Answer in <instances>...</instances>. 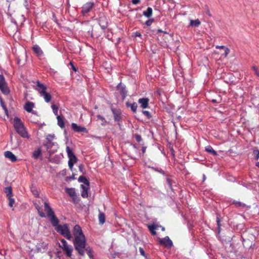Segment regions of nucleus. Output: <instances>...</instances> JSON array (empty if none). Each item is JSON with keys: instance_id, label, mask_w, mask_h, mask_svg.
<instances>
[{"instance_id": "1", "label": "nucleus", "mask_w": 259, "mask_h": 259, "mask_svg": "<svg viewBox=\"0 0 259 259\" xmlns=\"http://www.w3.org/2000/svg\"><path fill=\"white\" fill-rule=\"evenodd\" d=\"M45 210L47 212V217L51 222L52 226L55 227L56 231L61 235L70 240L72 238V235L69 229V225L65 224L63 225H59V220L55 215V213L49 204L45 202Z\"/></svg>"}, {"instance_id": "2", "label": "nucleus", "mask_w": 259, "mask_h": 259, "mask_svg": "<svg viewBox=\"0 0 259 259\" xmlns=\"http://www.w3.org/2000/svg\"><path fill=\"white\" fill-rule=\"evenodd\" d=\"M73 234L74 236V239L73 241L74 248L79 255L83 256L87 241L82 229L79 225H75L73 230Z\"/></svg>"}, {"instance_id": "3", "label": "nucleus", "mask_w": 259, "mask_h": 259, "mask_svg": "<svg viewBox=\"0 0 259 259\" xmlns=\"http://www.w3.org/2000/svg\"><path fill=\"white\" fill-rule=\"evenodd\" d=\"M14 127L17 133L22 138H28V133L20 118L15 117L14 118Z\"/></svg>"}, {"instance_id": "4", "label": "nucleus", "mask_w": 259, "mask_h": 259, "mask_svg": "<svg viewBox=\"0 0 259 259\" xmlns=\"http://www.w3.org/2000/svg\"><path fill=\"white\" fill-rule=\"evenodd\" d=\"M60 241L61 244H59V247L62 249L68 257H70L73 251L72 246L69 245L64 239H61Z\"/></svg>"}, {"instance_id": "5", "label": "nucleus", "mask_w": 259, "mask_h": 259, "mask_svg": "<svg viewBox=\"0 0 259 259\" xmlns=\"http://www.w3.org/2000/svg\"><path fill=\"white\" fill-rule=\"evenodd\" d=\"M66 152L69 158L68 166L69 168L72 169L73 165L77 162V158L73 153L72 150L68 146L66 147Z\"/></svg>"}, {"instance_id": "6", "label": "nucleus", "mask_w": 259, "mask_h": 259, "mask_svg": "<svg viewBox=\"0 0 259 259\" xmlns=\"http://www.w3.org/2000/svg\"><path fill=\"white\" fill-rule=\"evenodd\" d=\"M0 90L5 95H8L10 93L5 77L2 74H0Z\"/></svg>"}, {"instance_id": "7", "label": "nucleus", "mask_w": 259, "mask_h": 259, "mask_svg": "<svg viewBox=\"0 0 259 259\" xmlns=\"http://www.w3.org/2000/svg\"><path fill=\"white\" fill-rule=\"evenodd\" d=\"M94 6V3L92 2H89L83 5L82 7L81 13L83 15H85L88 14L93 8Z\"/></svg>"}, {"instance_id": "8", "label": "nucleus", "mask_w": 259, "mask_h": 259, "mask_svg": "<svg viewBox=\"0 0 259 259\" xmlns=\"http://www.w3.org/2000/svg\"><path fill=\"white\" fill-rule=\"evenodd\" d=\"M159 242L160 245H162L167 248H170L172 246V242L168 236H166L163 239H159Z\"/></svg>"}, {"instance_id": "9", "label": "nucleus", "mask_w": 259, "mask_h": 259, "mask_svg": "<svg viewBox=\"0 0 259 259\" xmlns=\"http://www.w3.org/2000/svg\"><path fill=\"white\" fill-rule=\"evenodd\" d=\"M35 90L39 93L40 95H41L46 92L47 87L37 80L36 82Z\"/></svg>"}, {"instance_id": "10", "label": "nucleus", "mask_w": 259, "mask_h": 259, "mask_svg": "<svg viewBox=\"0 0 259 259\" xmlns=\"http://www.w3.org/2000/svg\"><path fill=\"white\" fill-rule=\"evenodd\" d=\"M48 243L44 241H40L36 245V251L37 252H42L48 248Z\"/></svg>"}, {"instance_id": "11", "label": "nucleus", "mask_w": 259, "mask_h": 259, "mask_svg": "<svg viewBox=\"0 0 259 259\" xmlns=\"http://www.w3.org/2000/svg\"><path fill=\"white\" fill-rule=\"evenodd\" d=\"M71 128L75 132H88V131L85 127L78 125L75 123H72L71 124Z\"/></svg>"}, {"instance_id": "12", "label": "nucleus", "mask_w": 259, "mask_h": 259, "mask_svg": "<svg viewBox=\"0 0 259 259\" xmlns=\"http://www.w3.org/2000/svg\"><path fill=\"white\" fill-rule=\"evenodd\" d=\"M113 114L114 119L116 121H119L121 119V112L119 109L111 108Z\"/></svg>"}, {"instance_id": "13", "label": "nucleus", "mask_w": 259, "mask_h": 259, "mask_svg": "<svg viewBox=\"0 0 259 259\" xmlns=\"http://www.w3.org/2000/svg\"><path fill=\"white\" fill-rule=\"evenodd\" d=\"M29 120L30 122L35 124L38 123L40 121L39 117L35 112H32L29 117Z\"/></svg>"}, {"instance_id": "14", "label": "nucleus", "mask_w": 259, "mask_h": 259, "mask_svg": "<svg viewBox=\"0 0 259 259\" xmlns=\"http://www.w3.org/2000/svg\"><path fill=\"white\" fill-rule=\"evenodd\" d=\"M149 99L147 98H140L138 100V103L140 104V107L143 109L148 107Z\"/></svg>"}, {"instance_id": "15", "label": "nucleus", "mask_w": 259, "mask_h": 259, "mask_svg": "<svg viewBox=\"0 0 259 259\" xmlns=\"http://www.w3.org/2000/svg\"><path fill=\"white\" fill-rule=\"evenodd\" d=\"M99 24L102 29L107 28L108 24V21L107 17H99Z\"/></svg>"}, {"instance_id": "16", "label": "nucleus", "mask_w": 259, "mask_h": 259, "mask_svg": "<svg viewBox=\"0 0 259 259\" xmlns=\"http://www.w3.org/2000/svg\"><path fill=\"white\" fill-rule=\"evenodd\" d=\"M4 155L13 162H15L17 160V157L10 151H6L4 153Z\"/></svg>"}, {"instance_id": "17", "label": "nucleus", "mask_w": 259, "mask_h": 259, "mask_svg": "<svg viewBox=\"0 0 259 259\" xmlns=\"http://www.w3.org/2000/svg\"><path fill=\"white\" fill-rule=\"evenodd\" d=\"M34 107V104L33 102L28 101L26 103L24 106V109L29 113L34 112L32 110L33 108Z\"/></svg>"}, {"instance_id": "18", "label": "nucleus", "mask_w": 259, "mask_h": 259, "mask_svg": "<svg viewBox=\"0 0 259 259\" xmlns=\"http://www.w3.org/2000/svg\"><path fill=\"white\" fill-rule=\"evenodd\" d=\"M18 20H15L13 18L11 19V21L16 25H21L25 20V17H18Z\"/></svg>"}, {"instance_id": "19", "label": "nucleus", "mask_w": 259, "mask_h": 259, "mask_svg": "<svg viewBox=\"0 0 259 259\" xmlns=\"http://www.w3.org/2000/svg\"><path fill=\"white\" fill-rule=\"evenodd\" d=\"M33 51L37 56H40L42 55L43 52L41 48L37 45H35L32 47Z\"/></svg>"}, {"instance_id": "20", "label": "nucleus", "mask_w": 259, "mask_h": 259, "mask_svg": "<svg viewBox=\"0 0 259 259\" xmlns=\"http://www.w3.org/2000/svg\"><path fill=\"white\" fill-rule=\"evenodd\" d=\"M148 228L150 231V233L152 235H155L156 234V230H157L158 228V225H149L148 226Z\"/></svg>"}, {"instance_id": "21", "label": "nucleus", "mask_w": 259, "mask_h": 259, "mask_svg": "<svg viewBox=\"0 0 259 259\" xmlns=\"http://www.w3.org/2000/svg\"><path fill=\"white\" fill-rule=\"evenodd\" d=\"M126 107H130L132 111L135 113L137 111L138 105L137 104L136 102H134L132 104H131L130 102H127L125 103Z\"/></svg>"}, {"instance_id": "22", "label": "nucleus", "mask_w": 259, "mask_h": 259, "mask_svg": "<svg viewBox=\"0 0 259 259\" xmlns=\"http://www.w3.org/2000/svg\"><path fill=\"white\" fill-rule=\"evenodd\" d=\"M88 187L89 186L86 187V186H84L83 185H81V187L82 189V191L81 193V196L83 198H87L88 197V190L89 189Z\"/></svg>"}, {"instance_id": "23", "label": "nucleus", "mask_w": 259, "mask_h": 259, "mask_svg": "<svg viewBox=\"0 0 259 259\" xmlns=\"http://www.w3.org/2000/svg\"><path fill=\"white\" fill-rule=\"evenodd\" d=\"M201 24L200 20L197 19L195 20H191L189 27L191 26L193 27H198Z\"/></svg>"}, {"instance_id": "24", "label": "nucleus", "mask_w": 259, "mask_h": 259, "mask_svg": "<svg viewBox=\"0 0 259 259\" xmlns=\"http://www.w3.org/2000/svg\"><path fill=\"white\" fill-rule=\"evenodd\" d=\"M58 125L62 128L65 127V123L63 117L58 115L57 117Z\"/></svg>"}, {"instance_id": "25", "label": "nucleus", "mask_w": 259, "mask_h": 259, "mask_svg": "<svg viewBox=\"0 0 259 259\" xmlns=\"http://www.w3.org/2000/svg\"><path fill=\"white\" fill-rule=\"evenodd\" d=\"M40 96L44 97L45 101L47 103H49L52 100V96L50 93H47V92L40 95Z\"/></svg>"}, {"instance_id": "26", "label": "nucleus", "mask_w": 259, "mask_h": 259, "mask_svg": "<svg viewBox=\"0 0 259 259\" xmlns=\"http://www.w3.org/2000/svg\"><path fill=\"white\" fill-rule=\"evenodd\" d=\"M78 182H79L80 183H82L84 184L87 186H89L90 182H89V180L84 176H80L78 178Z\"/></svg>"}, {"instance_id": "27", "label": "nucleus", "mask_w": 259, "mask_h": 259, "mask_svg": "<svg viewBox=\"0 0 259 259\" xmlns=\"http://www.w3.org/2000/svg\"><path fill=\"white\" fill-rule=\"evenodd\" d=\"M86 251L88 255L91 259L94 258V255L93 254V250L91 247L90 246H87L85 247L84 251Z\"/></svg>"}, {"instance_id": "28", "label": "nucleus", "mask_w": 259, "mask_h": 259, "mask_svg": "<svg viewBox=\"0 0 259 259\" xmlns=\"http://www.w3.org/2000/svg\"><path fill=\"white\" fill-rule=\"evenodd\" d=\"M205 151L211 154H212L213 155H217V151H215L213 148L212 147L210 146V145H208L207 146H206L205 147Z\"/></svg>"}, {"instance_id": "29", "label": "nucleus", "mask_w": 259, "mask_h": 259, "mask_svg": "<svg viewBox=\"0 0 259 259\" xmlns=\"http://www.w3.org/2000/svg\"><path fill=\"white\" fill-rule=\"evenodd\" d=\"M66 192L69 195L70 197L74 196L75 194H76L74 188H67L66 189Z\"/></svg>"}, {"instance_id": "30", "label": "nucleus", "mask_w": 259, "mask_h": 259, "mask_svg": "<svg viewBox=\"0 0 259 259\" xmlns=\"http://www.w3.org/2000/svg\"><path fill=\"white\" fill-rule=\"evenodd\" d=\"M152 14V9L148 7L146 11H143V15L145 16H151Z\"/></svg>"}, {"instance_id": "31", "label": "nucleus", "mask_w": 259, "mask_h": 259, "mask_svg": "<svg viewBox=\"0 0 259 259\" xmlns=\"http://www.w3.org/2000/svg\"><path fill=\"white\" fill-rule=\"evenodd\" d=\"M41 155V150L38 149L37 150L34 151L32 153V157L36 159Z\"/></svg>"}, {"instance_id": "32", "label": "nucleus", "mask_w": 259, "mask_h": 259, "mask_svg": "<svg viewBox=\"0 0 259 259\" xmlns=\"http://www.w3.org/2000/svg\"><path fill=\"white\" fill-rule=\"evenodd\" d=\"M99 221L100 224H103L105 221V215L102 213L100 212L99 214Z\"/></svg>"}, {"instance_id": "33", "label": "nucleus", "mask_w": 259, "mask_h": 259, "mask_svg": "<svg viewBox=\"0 0 259 259\" xmlns=\"http://www.w3.org/2000/svg\"><path fill=\"white\" fill-rule=\"evenodd\" d=\"M5 192L7 194V196H8V197H12V188L11 187L5 188Z\"/></svg>"}, {"instance_id": "34", "label": "nucleus", "mask_w": 259, "mask_h": 259, "mask_svg": "<svg viewBox=\"0 0 259 259\" xmlns=\"http://www.w3.org/2000/svg\"><path fill=\"white\" fill-rule=\"evenodd\" d=\"M35 208H36V209L38 211V213L39 215V216L41 218H44V217H46V215L45 214L44 212H43L41 210V208L40 206H39L38 205H35Z\"/></svg>"}, {"instance_id": "35", "label": "nucleus", "mask_w": 259, "mask_h": 259, "mask_svg": "<svg viewBox=\"0 0 259 259\" xmlns=\"http://www.w3.org/2000/svg\"><path fill=\"white\" fill-rule=\"evenodd\" d=\"M0 102L2 108L5 111V114L8 116V110L1 98H0Z\"/></svg>"}, {"instance_id": "36", "label": "nucleus", "mask_w": 259, "mask_h": 259, "mask_svg": "<svg viewBox=\"0 0 259 259\" xmlns=\"http://www.w3.org/2000/svg\"><path fill=\"white\" fill-rule=\"evenodd\" d=\"M0 102L2 108L5 111V114L8 116V110L1 98H0Z\"/></svg>"}, {"instance_id": "37", "label": "nucleus", "mask_w": 259, "mask_h": 259, "mask_svg": "<svg viewBox=\"0 0 259 259\" xmlns=\"http://www.w3.org/2000/svg\"><path fill=\"white\" fill-rule=\"evenodd\" d=\"M120 93L122 96V100H124L127 94V91H126L125 89L124 88H122L120 90Z\"/></svg>"}, {"instance_id": "38", "label": "nucleus", "mask_w": 259, "mask_h": 259, "mask_svg": "<svg viewBox=\"0 0 259 259\" xmlns=\"http://www.w3.org/2000/svg\"><path fill=\"white\" fill-rule=\"evenodd\" d=\"M52 109L53 110V113L55 115L58 116V107L57 105L55 104H53L51 106Z\"/></svg>"}, {"instance_id": "39", "label": "nucleus", "mask_w": 259, "mask_h": 259, "mask_svg": "<svg viewBox=\"0 0 259 259\" xmlns=\"http://www.w3.org/2000/svg\"><path fill=\"white\" fill-rule=\"evenodd\" d=\"M74 203H78L80 201V198L78 197L76 194H75L74 196L71 197Z\"/></svg>"}, {"instance_id": "40", "label": "nucleus", "mask_w": 259, "mask_h": 259, "mask_svg": "<svg viewBox=\"0 0 259 259\" xmlns=\"http://www.w3.org/2000/svg\"><path fill=\"white\" fill-rule=\"evenodd\" d=\"M142 113L143 114L146 116L148 119L150 118L152 116H151V113H150V112H149L148 111H146V110H143L142 111Z\"/></svg>"}, {"instance_id": "41", "label": "nucleus", "mask_w": 259, "mask_h": 259, "mask_svg": "<svg viewBox=\"0 0 259 259\" xmlns=\"http://www.w3.org/2000/svg\"><path fill=\"white\" fill-rule=\"evenodd\" d=\"M54 145V143L52 142V141H51L50 142H49L48 141L47 143L45 144V146L46 147V148H47V150H49V149H50L52 146Z\"/></svg>"}, {"instance_id": "42", "label": "nucleus", "mask_w": 259, "mask_h": 259, "mask_svg": "<svg viewBox=\"0 0 259 259\" xmlns=\"http://www.w3.org/2000/svg\"><path fill=\"white\" fill-rule=\"evenodd\" d=\"M252 69L254 71V74L257 76L259 77V70L255 66H253L252 67Z\"/></svg>"}, {"instance_id": "43", "label": "nucleus", "mask_w": 259, "mask_h": 259, "mask_svg": "<svg viewBox=\"0 0 259 259\" xmlns=\"http://www.w3.org/2000/svg\"><path fill=\"white\" fill-rule=\"evenodd\" d=\"M135 139L138 142H140L141 141H142V138L141 137V136L139 135V134H136L135 135Z\"/></svg>"}, {"instance_id": "44", "label": "nucleus", "mask_w": 259, "mask_h": 259, "mask_svg": "<svg viewBox=\"0 0 259 259\" xmlns=\"http://www.w3.org/2000/svg\"><path fill=\"white\" fill-rule=\"evenodd\" d=\"M12 197H8L9 202V205L10 207H12L13 206V204L15 202L14 199L11 198Z\"/></svg>"}, {"instance_id": "45", "label": "nucleus", "mask_w": 259, "mask_h": 259, "mask_svg": "<svg viewBox=\"0 0 259 259\" xmlns=\"http://www.w3.org/2000/svg\"><path fill=\"white\" fill-rule=\"evenodd\" d=\"M153 22H154L153 19H150L146 21L145 24L147 26H150Z\"/></svg>"}, {"instance_id": "46", "label": "nucleus", "mask_w": 259, "mask_h": 259, "mask_svg": "<svg viewBox=\"0 0 259 259\" xmlns=\"http://www.w3.org/2000/svg\"><path fill=\"white\" fill-rule=\"evenodd\" d=\"M139 251L140 252V254L144 256L145 258H147V256L145 254V251L144 250L143 248H142V247H140L139 248Z\"/></svg>"}, {"instance_id": "47", "label": "nucleus", "mask_w": 259, "mask_h": 259, "mask_svg": "<svg viewBox=\"0 0 259 259\" xmlns=\"http://www.w3.org/2000/svg\"><path fill=\"white\" fill-rule=\"evenodd\" d=\"M54 138V136L52 135H49L47 136L46 139L49 142H50Z\"/></svg>"}, {"instance_id": "48", "label": "nucleus", "mask_w": 259, "mask_h": 259, "mask_svg": "<svg viewBox=\"0 0 259 259\" xmlns=\"http://www.w3.org/2000/svg\"><path fill=\"white\" fill-rule=\"evenodd\" d=\"M70 65H71V68L72 69L75 71V72H76L77 71V69L74 66V64H73V63L72 62H70Z\"/></svg>"}, {"instance_id": "49", "label": "nucleus", "mask_w": 259, "mask_h": 259, "mask_svg": "<svg viewBox=\"0 0 259 259\" xmlns=\"http://www.w3.org/2000/svg\"><path fill=\"white\" fill-rule=\"evenodd\" d=\"M224 50H225V53H224V55L225 57H227L230 52V50L227 48H226V49H225Z\"/></svg>"}, {"instance_id": "50", "label": "nucleus", "mask_w": 259, "mask_h": 259, "mask_svg": "<svg viewBox=\"0 0 259 259\" xmlns=\"http://www.w3.org/2000/svg\"><path fill=\"white\" fill-rule=\"evenodd\" d=\"M132 2L133 4L136 5L139 4L141 3V1L140 0H132Z\"/></svg>"}, {"instance_id": "51", "label": "nucleus", "mask_w": 259, "mask_h": 259, "mask_svg": "<svg viewBox=\"0 0 259 259\" xmlns=\"http://www.w3.org/2000/svg\"><path fill=\"white\" fill-rule=\"evenodd\" d=\"M98 119L101 120L102 121H105V119L103 116H101L100 115H98L97 116Z\"/></svg>"}, {"instance_id": "52", "label": "nucleus", "mask_w": 259, "mask_h": 259, "mask_svg": "<svg viewBox=\"0 0 259 259\" xmlns=\"http://www.w3.org/2000/svg\"><path fill=\"white\" fill-rule=\"evenodd\" d=\"M217 225L219 228H220V220L218 217L217 218Z\"/></svg>"}, {"instance_id": "53", "label": "nucleus", "mask_w": 259, "mask_h": 259, "mask_svg": "<svg viewBox=\"0 0 259 259\" xmlns=\"http://www.w3.org/2000/svg\"><path fill=\"white\" fill-rule=\"evenodd\" d=\"M215 48L217 49H225L226 47L224 46H217Z\"/></svg>"}, {"instance_id": "54", "label": "nucleus", "mask_w": 259, "mask_h": 259, "mask_svg": "<svg viewBox=\"0 0 259 259\" xmlns=\"http://www.w3.org/2000/svg\"><path fill=\"white\" fill-rule=\"evenodd\" d=\"M234 203L237 206H241V203L240 202H234Z\"/></svg>"}, {"instance_id": "55", "label": "nucleus", "mask_w": 259, "mask_h": 259, "mask_svg": "<svg viewBox=\"0 0 259 259\" xmlns=\"http://www.w3.org/2000/svg\"><path fill=\"white\" fill-rule=\"evenodd\" d=\"M135 36H139V37H140V36H141V33H140V32H136L135 33Z\"/></svg>"}, {"instance_id": "56", "label": "nucleus", "mask_w": 259, "mask_h": 259, "mask_svg": "<svg viewBox=\"0 0 259 259\" xmlns=\"http://www.w3.org/2000/svg\"><path fill=\"white\" fill-rule=\"evenodd\" d=\"M146 149V147H142V151L143 153H144L145 152Z\"/></svg>"}, {"instance_id": "57", "label": "nucleus", "mask_w": 259, "mask_h": 259, "mask_svg": "<svg viewBox=\"0 0 259 259\" xmlns=\"http://www.w3.org/2000/svg\"><path fill=\"white\" fill-rule=\"evenodd\" d=\"M257 154L255 156V159H256V160L258 159L259 158V151H257Z\"/></svg>"}, {"instance_id": "58", "label": "nucleus", "mask_w": 259, "mask_h": 259, "mask_svg": "<svg viewBox=\"0 0 259 259\" xmlns=\"http://www.w3.org/2000/svg\"><path fill=\"white\" fill-rule=\"evenodd\" d=\"M255 165L259 168V162H256Z\"/></svg>"}, {"instance_id": "59", "label": "nucleus", "mask_w": 259, "mask_h": 259, "mask_svg": "<svg viewBox=\"0 0 259 259\" xmlns=\"http://www.w3.org/2000/svg\"><path fill=\"white\" fill-rule=\"evenodd\" d=\"M203 181H205V180L206 179V177L204 175H203Z\"/></svg>"}, {"instance_id": "60", "label": "nucleus", "mask_w": 259, "mask_h": 259, "mask_svg": "<svg viewBox=\"0 0 259 259\" xmlns=\"http://www.w3.org/2000/svg\"><path fill=\"white\" fill-rule=\"evenodd\" d=\"M207 14L208 15H209V16H211V14H210V12H209V11H207Z\"/></svg>"}, {"instance_id": "61", "label": "nucleus", "mask_w": 259, "mask_h": 259, "mask_svg": "<svg viewBox=\"0 0 259 259\" xmlns=\"http://www.w3.org/2000/svg\"><path fill=\"white\" fill-rule=\"evenodd\" d=\"M158 32H163V31L162 30H161V29H158Z\"/></svg>"}, {"instance_id": "62", "label": "nucleus", "mask_w": 259, "mask_h": 259, "mask_svg": "<svg viewBox=\"0 0 259 259\" xmlns=\"http://www.w3.org/2000/svg\"><path fill=\"white\" fill-rule=\"evenodd\" d=\"M212 102H213V103H215V102H217V101H216V100L213 99V100H212Z\"/></svg>"}, {"instance_id": "63", "label": "nucleus", "mask_w": 259, "mask_h": 259, "mask_svg": "<svg viewBox=\"0 0 259 259\" xmlns=\"http://www.w3.org/2000/svg\"><path fill=\"white\" fill-rule=\"evenodd\" d=\"M53 18L54 19V21L57 22V21H56V17H53Z\"/></svg>"}, {"instance_id": "64", "label": "nucleus", "mask_w": 259, "mask_h": 259, "mask_svg": "<svg viewBox=\"0 0 259 259\" xmlns=\"http://www.w3.org/2000/svg\"><path fill=\"white\" fill-rule=\"evenodd\" d=\"M164 230H165L164 228V227H162V231H164Z\"/></svg>"}]
</instances>
